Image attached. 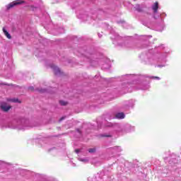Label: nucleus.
<instances>
[{
    "label": "nucleus",
    "instance_id": "f257e3e1",
    "mask_svg": "<svg viewBox=\"0 0 181 181\" xmlns=\"http://www.w3.org/2000/svg\"><path fill=\"white\" fill-rule=\"evenodd\" d=\"M170 54V51L163 45H161L153 49H149L146 54H141L139 57L143 62H145L146 64H158L157 67H165L166 62H168L166 59Z\"/></svg>",
    "mask_w": 181,
    "mask_h": 181
},
{
    "label": "nucleus",
    "instance_id": "f03ea898",
    "mask_svg": "<svg viewBox=\"0 0 181 181\" xmlns=\"http://www.w3.org/2000/svg\"><path fill=\"white\" fill-rule=\"evenodd\" d=\"M105 127H106V128H112L114 132L117 134V135H125V134L135 131V127L128 123L121 124L105 122Z\"/></svg>",
    "mask_w": 181,
    "mask_h": 181
},
{
    "label": "nucleus",
    "instance_id": "7ed1b4c3",
    "mask_svg": "<svg viewBox=\"0 0 181 181\" xmlns=\"http://www.w3.org/2000/svg\"><path fill=\"white\" fill-rule=\"evenodd\" d=\"M8 127L11 129H18V131H21L30 128L32 125H30V121H29V119L25 117H20L10 122Z\"/></svg>",
    "mask_w": 181,
    "mask_h": 181
},
{
    "label": "nucleus",
    "instance_id": "20e7f679",
    "mask_svg": "<svg viewBox=\"0 0 181 181\" xmlns=\"http://www.w3.org/2000/svg\"><path fill=\"white\" fill-rule=\"evenodd\" d=\"M78 56H80L81 57H84L87 62H89L90 63L91 66H94V63H97L96 61H93L90 58V53H88L87 51H84V52H81V54H78Z\"/></svg>",
    "mask_w": 181,
    "mask_h": 181
},
{
    "label": "nucleus",
    "instance_id": "39448f33",
    "mask_svg": "<svg viewBox=\"0 0 181 181\" xmlns=\"http://www.w3.org/2000/svg\"><path fill=\"white\" fill-rule=\"evenodd\" d=\"M123 81H126V83H131V81H134V80H136V75L134 74H127L123 76Z\"/></svg>",
    "mask_w": 181,
    "mask_h": 181
},
{
    "label": "nucleus",
    "instance_id": "423d86ee",
    "mask_svg": "<svg viewBox=\"0 0 181 181\" xmlns=\"http://www.w3.org/2000/svg\"><path fill=\"white\" fill-rule=\"evenodd\" d=\"M122 151V148H121L120 146H115L110 148V152H111V153L114 155V156L118 155Z\"/></svg>",
    "mask_w": 181,
    "mask_h": 181
},
{
    "label": "nucleus",
    "instance_id": "0eeeda50",
    "mask_svg": "<svg viewBox=\"0 0 181 181\" xmlns=\"http://www.w3.org/2000/svg\"><path fill=\"white\" fill-rule=\"evenodd\" d=\"M155 28L158 32H162V30L165 29V23L163 22V20H161L160 23H156Z\"/></svg>",
    "mask_w": 181,
    "mask_h": 181
},
{
    "label": "nucleus",
    "instance_id": "6e6552de",
    "mask_svg": "<svg viewBox=\"0 0 181 181\" xmlns=\"http://www.w3.org/2000/svg\"><path fill=\"white\" fill-rule=\"evenodd\" d=\"M158 8H159V4L158 2H156L152 6V9L154 13V19H158V18H159L160 16L159 15L156 16V13H158Z\"/></svg>",
    "mask_w": 181,
    "mask_h": 181
},
{
    "label": "nucleus",
    "instance_id": "1a4fd4ad",
    "mask_svg": "<svg viewBox=\"0 0 181 181\" xmlns=\"http://www.w3.org/2000/svg\"><path fill=\"white\" fill-rule=\"evenodd\" d=\"M165 161L169 160V164L171 166H173V165H176L177 163V160L175 158H171V157H165L164 158Z\"/></svg>",
    "mask_w": 181,
    "mask_h": 181
},
{
    "label": "nucleus",
    "instance_id": "9d476101",
    "mask_svg": "<svg viewBox=\"0 0 181 181\" xmlns=\"http://www.w3.org/2000/svg\"><path fill=\"white\" fill-rule=\"evenodd\" d=\"M0 108L2 110V111H4V112H7V111L11 110V106H8L6 103H1Z\"/></svg>",
    "mask_w": 181,
    "mask_h": 181
},
{
    "label": "nucleus",
    "instance_id": "9b49d317",
    "mask_svg": "<svg viewBox=\"0 0 181 181\" xmlns=\"http://www.w3.org/2000/svg\"><path fill=\"white\" fill-rule=\"evenodd\" d=\"M51 69H52L55 76H60L62 74V71L60 69L55 65H51Z\"/></svg>",
    "mask_w": 181,
    "mask_h": 181
},
{
    "label": "nucleus",
    "instance_id": "f8f14e48",
    "mask_svg": "<svg viewBox=\"0 0 181 181\" xmlns=\"http://www.w3.org/2000/svg\"><path fill=\"white\" fill-rule=\"evenodd\" d=\"M21 4H22V1H13L6 6V9H11V8H13V6H16V5H21Z\"/></svg>",
    "mask_w": 181,
    "mask_h": 181
},
{
    "label": "nucleus",
    "instance_id": "ddd939ff",
    "mask_svg": "<svg viewBox=\"0 0 181 181\" xmlns=\"http://www.w3.org/2000/svg\"><path fill=\"white\" fill-rule=\"evenodd\" d=\"M135 105V100H130L126 102V107L127 108H134V106Z\"/></svg>",
    "mask_w": 181,
    "mask_h": 181
},
{
    "label": "nucleus",
    "instance_id": "4468645a",
    "mask_svg": "<svg viewBox=\"0 0 181 181\" xmlns=\"http://www.w3.org/2000/svg\"><path fill=\"white\" fill-rule=\"evenodd\" d=\"M122 47H126L127 49H132V44L129 41H126L121 45Z\"/></svg>",
    "mask_w": 181,
    "mask_h": 181
},
{
    "label": "nucleus",
    "instance_id": "2eb2a0df",
    "mask_svg": "<svg viewBox=\"0 0 181 181\" xmlns=\"http://www.w3.org/2000/svg\"><path fill=\"white\" fill-rule=\"evenodd\" d=\"M115 118L117 119H124L125 118V114L124 112H117L115 114Z\"/></svg>",
    "mask_w": 181,
    "mask_h": 181
},
{
    "label": "nucleus",
    "instance_id": "dca6fc26",
    "mask_svg": "<svg viewBox=\"0 0 181 181\" xmlns=\"http://www.w3.org/2000/svg\"><path fill=\"white\" fill-rule=\"evenodd\" d=\"M111 33L114 36V37H111V39L115 40H118V39H121V37L119 36V35H118V33H114V32H111Z\"/></svg>",
    "mask_w": 181,
    "mask_h": 181
},
{
    "label": "nucleus",
    "instance_id": "f3484780",
    "mask_svg": "<svg viewBox=\"0 0 181 181\" xmlns=\"http://www.w3.org/2000/svg\"><path fill=\"white\" fill-rule=\"evenodd\" d=\"M88 181H100L101 180V177H100V175H97V176L94 177L93 178H88Z\"/></svg>",
    "mask_w": 181,
    "mask_h": 181
},
{
    "label": "nucleus",
    "instance_id": "a211bd4d",
    "mask_svg": "<svg viewBox=\"0 0 181 181\" xmlns=\"http://www.w3.org/2000/svg\"><path fill=\"white\" fill-rule=\"evenodd\" d=\"M152 38V35H144L143 40L145 43H149V40Z\"/></svg>",
    "mask_w": 181,
    "mask_h": 181
},
{
    "label": "nucleus",
    "instance_id": "6ab92c4d",
    "mask_svg": "<svg viewBox=\"0 0 181 181\" xmlns=\"http://www.w3.org/2000/svg\"><path fill=\"white\" fill-rule=\"evenodd\" d=\"M149 88H151V86L149 85V83H147L146 85H142L141 87L139 88V90H149Z\"/></svg>",
    "mask_w": 181,
    "mask_h": 181
},
{
    "label": "nucleus",
    "instance_id": "aec40b11",
    "mask_svg": "<svg viewBox=\"0 0 181 181\" xmlns=\"http://www.w3.org/2000/svg\"><path fill=\"white\" fill-rule=\"evenodd\" d=\"M3 32L5 36H6L7 39H12V36H11V34H9V33L6 30V29H5V28H3Z\"/></svg>",
    "mask_w": 181,
    "mask_h": 181
},
{
    "label": "nucleus",
    "instance_id": "412c9836",
    "mask_svg": "<svg viewBox=\"0 0 181 181\" xmlns=\"http://www.w3.org/2000/svg\"><path fill=\"white\" fill-rule=\"evenodd\" d=\"M35 91H38V93H47V90L43 88H37Z\"/></svg>",
    "mask_w": 181,
    "mask_h": 181
},
{
    "label": "nucleus",
    "instance_id": "4be33fe9",
    "mask_svg": "<svg viewBox=\"0 0 181 181\" xmlns=\"http://www.w3.org/2000/svg\"><path fill=\"white\" fill-rule=\"evenodd\" d=\"M101 136L105 137V138H111L112 136V134H101Z\"/></svg>",
    "mask_w": 181,
    "mask_h": 181
},
{
    "label": "nucleus",
    "instance_id": "5701e85b",
    "mask_svg": "<svg viewBox=\"0 0 181 181\" xmlns=\"http://www.w3.org/2000/svg\"><path fill=\"white\" fill-rule=\"evenodd\" d=\"M78 160H80V162H84V163H87V162H88V158H78Z\"/></svg>",
    "mask_w": 181,
    "mask_h": 181
},
{
    "label": "nucleus",
    "instance_id": "b1692460",
    "mask_svg": "<svg viewBox=\"0 0 181 181\" xmlns=\"http://www.w3.org/2000/svg\"><path fill=\"white\" fill-rule=\"evenodd\" d=\"M78 19H83V21H88L87 19H86V18H87L86 15H83V16H77Z\"/></svg>",
    "mask_w": 181,
    "mask_h": 181
},
{
    "label": "nucleus",
    "instance_id": "393cba45",
    "mask_svg": "<svg viewBox=\"0 0 181 181\" xmlns=\"http://www.w3.org/2000/svg\"><path fill=\"white\" fill-rule=\"evenodd\" d=\"M76 134H78V135L76 138H80V136H81V130H80L79 129H77Z\"/></svg>",
    "mask_w": 181,
    "mask_h": 181
},
{
    "label": "nucleus",
    "instance_id": "a878e982",
    "mask_svg": "<svg viewBox=\"0 0 181 181\" xmlns=\"http://www.w3.org/2000/svg\"><path fill=\"white\" fill-rule=\"evenodd\" d=\"M10 101H11L12 103H21L19 101V99L18 98H13V99H11Z\"/></svg>",
    "mask_w": 181,
    "mask_h": 181
},
{
    "label": "nucleus",
    "instance_id": "bb28decb",
    "mask_svg": "<svg viewBox=\"0 0 181 181\" xmlns=\"http://www.w3.org/2000/svg\"><path fill=\"white\" fill-rule=\"evenodd\" d=\"M88 151L89 153H94L95 152V148H89Z\"/></svg>",
    "mask_w": 181,
    "mask_h": 181
},
{
    "label": "nucleus",
    "instance_id": "cd10ccee",
    "mask_svg": "<svg viewBox=\"0 0 181 181\" xmlns=\"http://www.w3.org/2000/svg\"><path fill=\"white\" fill-rule=\"evenodd\" d=\"M60 105H67V102L64 100H59Z\"/></svg>",
    "mask_w": 181,
    "mask_h": 181
},
{
    "label": "nucleus",
    "instance_id": "c85d7f7f",
    "mask_svg": "<svg viewBox=\"0 0 181 181\" xmlns=\"http://www.w3.org/2000/svg\"><path fill=\"white\" fill-rule=\"evenodd\" d=\"M150 78H152L153 80H160L159 76H150Z\"/></svg>",
    "mask_w": 181,
    "mask_h": 181
},
{
    "label": "nucleus",
    "instance_id": "c756f323",
    "mask_svg": "<svg viewBox=\"0 0 181 181\" xmlns=\"http://www.w3.org/2000/svg\"><path fill=\"white\" fill-rule=\"evenodd\" d=\"M28 90H30V91H33L35 90V88L33 86H30L28 88Z\"/></svg>",
    "mask_w": 181,
    "mask_h": 181
},
{
    "label": "nucleus",
    "instance_id": "7c9ffc66",
    "mask_svg": "<svg viewBox=\"0 0 181 181\" xmlns=\"http://www.w3.org/2000/svg\"><path fill=\"white\" fill-rule=\"evenodd\" d=\"M127 88H128V86H127L122 85V89H123V90H127Z\"/></svg>",
    "mask_w": 181,
    "mask_h": 181
},
{
    "label": "nucleus",
    "instance_id": "2f4dec72",
    "mask_svg": "<svg viewBox=\"0 0 181 181\" xmlns=\"http://www.w3.org/2000/svg\"><path fill=\"white\" fill-rule=\"evenodd\" d=\"M117 23H122L123 25H125V21H118Z\"/></svg>",
    "mask_w": 181,
    "mask_h": 181
},
{
    "label": "nucleus",
    "instance_id": "473e14b6",
    "mask_svg": "<svg viewBox=\"0 0 181 181\" xmlns=\"http://www.w3.org/2000/svg\"><path fill=\"white\" fill-rule=\"evenodd\" d=\"M64 118H66L65 117H62L61 119H59V122H62V121H63V119H64Z\"/></svg>",
    "mask_w": 181,
    "mask_h": 181
},
{
    "label": "nucleus",
    "instance_id": "72a5a7b5",
    "mask_svg": "<svg viewBox=\"0 0 181 181\" xmlns=\"http://www.w3.org/2000/svg\"><path fill=\"white\" fill-rule=\"evenodd\" d=\"M76 153H80V149L75 150Z\"/></svg>",
    "mask_w": 181,
    "mask_h": 181
},
{
    "label": "nucleus",
    "instance_id": "f704fd0d",
    "mask_svg": "<svg viewBox=\"0 0 181 181\" xmlns=\"http://www.w3.org/2000/svg\"><path fill=\"white\" fill-rule=\"evenodd\" d=\"M163 16H166V13H163V14L160 15V17L162 18Z\"/></svg>",
    "mask_w": 181,
    "mask_h": 181
},
{
    "label": "nucleus",
    "instance_id": "c9c22d12",
    "mask_svg": "<svg viewBox=\"0 0 181 181\" xmlns=\"http://www.w3.org/2000/svg\"><path fill=\"white\" fill-rule=\"evenodd\" d=\"M54 149H56V148H50V149L49 150V151L50 152L51 151H53V150H54Z\"/></svg>",
    "mask_w": 181,
    "mask_h": 181
},
{
    "label": "nucleus",
    "instance_id": "e433bc0d",
    "mask_svg": "<svg viewBox=\"0 0 181 181\" xmlns=\"http://www.w3.org/2000/svg\"><path fill=\"white\" fill-rule=\"evenodd\" d=\"M136 10L139 11V12H141L142 10L140 9V8H136Z\"/></svg>",
    "mask_w": 181,
    "mask_h": 181
},
{
    "label": "nucleus",
    "instance_id": "4c0bfd02",
    "mask_svg": "<svg viewBox=\"0 0 181 181\" xmlns=\"http://www.w3.org/2000/svg\"><path fill=\"white\" fill-rule=\"evenodd\" d=\"M103 35H100V33H98V37H101Z\"/></svg>",
    "mask_w": 181,
    "mask_h": 181
},
{
    "label": "nucleus",
    "instance_id": "58836bf2",
    "mask_svg": "<svg viewBox=\"0 0 181 181\" xmlns=\"http://www.w3.org/2000/svg\"><path fill=\"white\" fill-rule=\"evenodd\" d=\"M61 33H64V30H63V28H62V31L61 32Z\"/></svg>",
    "mask_w": 181,
    "mask_h": 181
},
{
    "label": "nucleus",
    "instance_id": "ea45409f",
    "mask_svg": "<svg viewBox=\"0 0 181 181\" xmlns=\"http://www.w3.org/2000/svg\"><path fill=\"white\" fill-rule=\"evenodd\" d=\"M73 166H76V164H75V163H73Z\"/></svg>",
    "mask_w": 181,
    "mask_h": 181
},
{
    "label": "nucleus",
    "instance_id": "a19ab883",
    "mask_svg": "<svg viewBox=\"0 0 181 181\" xmlns=\"http://www.w3.org/2000/svg\"><path fill=\"white\" fill-rule=\"evenodd\" d=\"M141 49H144V47H141Z\"/></svg>",
    "mask_w": 181,
    "mask_h": 181
}]
</instances>
